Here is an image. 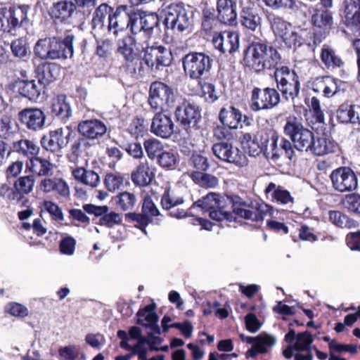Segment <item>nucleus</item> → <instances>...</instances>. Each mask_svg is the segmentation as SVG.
Wrapping results in <instances>:
<instances>
[{"label": "nucleus", "instance_id": "f257e3e1", "mask_svg": "<svg viewBox=\"0 0 360 360\" xmlns=\"http://www.w3.org/2000/svg\"><path fill=\"white\" fill-rule=\"evenodd\" d=\"M283 133L292 142L294 148L300 152L322 156L334 153L337 148L334 141L324 136H316L295 116L287 118Z\"/></svg>", "mask_w": 360, "mask_h": 360}, {"label": "nucleus", "instance_id": "f03ea898", "mask_svg": "<svg viewBox=\"0 0 360 360\" xmlns=\"http://www.w3.org/2000/svg\"><path fill=\"white\" fill-rule=\"evenodd\" d=\"M282 57L278 49L266 41H253L243 51V65L245 70L259 75L279 68Z\"/></svg>", "mask_w": 360, "mask_h": 360}, {"label": "nucleus", "instance_id": "7ed1b4c3", "mask_svg": "<svg viewBox=\"0 0 360 360\" xmlns=\"http://www.w3.org/2000/svg\"><path fill=\"white\" fill-rule=\"evenodd\" d=\"M230 195H219L210 192L205 196L194 202L188 210H177L170 212L169 215L177 219L193 216L191 210L199 207L204 212H209V217L217 221H224V217L229 216L226 209L229 208Z\"/></svg>", "mask_w": 360, "mask_h": 360}, {"label": "nucleus", "instance_id": "20e7f679", "mask_svg": "<svg viewBox=\"0 0 360 360\" xmlns=\"http://www.w3.org/2000/svg\"><path fill=\"white\" fill-rule=\"evenodd\" d=\"M229 208L226 209L229 216L224 217L227 221H235L237 217L252 221H262L269 213L271 214V207L265 203L257 202L250 205L238 195H231Z\"/></svg>", "mask_w": 360, "mask_h": 360}, {"label": "nucleus", "instance_id": "39448f33", "mask_svg": "<svg viewBox=\"0 0 360 360\" xmlns=\"http://www.w3.org/2000/svg\"><path fill=\"white\" fill-rule=\"evenodd\" d=\"M174 117L185 139H191L201 128V109L190 101L184 99L176 106Z\"/></svg>", "mask_w": 360, "mask_h": 360}, {"label": "nucleus", "instance_id": "423d86ee", "mask_svg": "<svg viewBox=\"0 0 360 360\" xmlns=\"http://www.w3.org/2000/svg\"><path fill=\"white\" fill-rule=\"evenodd\" d=\"M274 77L276 84V90H278L285 101L294 102L300 98V77L294 69L287 65H281L274 71Z\"/></svg>", "mask_w": 360, "mask_h": 360}, {"label": "nucleus", "instance_id": "0eeeda50", "mask_svg": "<svg viewBox=\"0 0 360 360\" xmlns=\"http://www.w3.org/2000/svg\"><path fill=\"white\" fill-rule=\"evenodd\" d=\"M331 7L326 6L320 2L309 8L310 23L314 30L312 41L315 46L326 38L333 27V13L329 11Z\"/></svg>", "mask_w": 360, "mask_h": 360}, {"label": "nucleus", "instance_id": "6e6552de", "mask_svg": "<svg viewBox=\"0 0 360 360\" xmlns=\"http://www.w3.org/2000/svg\"><path fill=\"white\" fill-rule=\"evenodd\" d=\"M183 69L191 79H205L210 75L213 60L204 52L190 51L181 59Z\"/></svg>", "mask_w": 360, "mask_h": 360}, {"label": "nucleus", "instance_id": "1a4fd4ad", "mask_svg": "<svg viewBox=\"0 0 360 360\" xmlns=\"http://www.w3.org/2000/svg\"><path fill=\"white\" fill-rule=\"evenodd\" d=\"M281 101V94L276 88L253 86L250 92L248 105L252 112H259L276 108Z\"/></svg>", "mask_w": 360, "mask_h": 360}, {"label": "nucleus", "instance_id": "9d476101", "mask_svg": "<svg viewBox=\"0 0 360 360\" xmlns=\"http://www.w3.org/2000/svg\"><path fill=\"white\" fill-rule=\"evenodd\" d=\"M148 103L155 110L168 111L176 105L174 89L167 84L155 81L149 88Z\"/></svg>", "mask_w": 360, "mask_h": 360}, {"label": "nucleus", "instance_id": "9b49d317", "mask_svg": "<svg viewBox=\"0 0 360 360\" xmlns=\"http://www.w3.org/2000/svg\"><path fill=\"white\" fill-rule=\"evenodd\" d=\"M141 51L144 52L143 60L151 70H160L171 65L173 57L169 49L162 45L149 46L148 41H144L140 44Z\"/></svg>", "mask_w": 360, "mask_h": 360}, {"label": "nucleus", "instance_id": "f8f14e48", "mask_svg": "<svg viewBox=\"0 0 360 360\" xmlns=\"http://www.w3.org/2000/svg\"><path fill=\"white\" fill-rule=\"evenodd\" d=\"M35 177L33 175H27L19 177L13 184L11 188L4 185L1 189L6 188L8 192L7 198L16 203L21 202V206H27L30 200L25 195L30 193L34 188Z\"/></svg>", "mask_w": 360, "mask_h": 360}, {"label": "nucleus", "instance_id": "ddd939ff", "mask_svg": "<svg viewBox=\"0 0 360 360\" xmlns=\"http://www.w3.org/2000/svg\"><path fill=\"white\" fill-rule=\"evenodd\" d=\"M269 134L263 131L241 132L240 142L250 156L256 157L267 151Z\"/></svg>", "mask_w": 360, "mask_h": 360}, {"label": "nucleus", "instance_id": "4468645a", "mask_svg": "<svg viewBox=\"0 0 360 360\" xmlns=\"http://www.w3.org/2000/svg\"><path fill=\"white\" fill-rule=\"evenodd\" d=\"M213 154L221 161L234 165L238 167L248 165L246 155L232 143L221 141L215 143L212 147Z\"/></svg>", "mask_w": 360, "mask_h": 360}, {"label": "nucleus", "instance_id": "2eb2a0df", "mask_svg": "<svg viewBox=\"0 0 360 360\" xmlns=\"http://www.w3.org/2000/svg\"><path fill=\"white\" fill-rule=\"evenodd\" d=\"M333 188L339 192L354 191L358 186V179L355 172L349 167H340L330 174Z\"/></svg>", "mask_w": 360, "mask_h": 360}, {"label": "nucleus", "instance_id": "dca6fc26", "mask_svg": "<svg viewBox=\"0 0 360 360\" xmlns=\"http://www.w3.org/2000/svg\"><path fill=\"white\" fill-rule=\"evenodd\" d=\"M17 118L21 125L32 132L42 130L46 125L45 112L41 108L36 107L22 109L18 112Z\"/></svg>", "mask_w": 360, "mask_h": 360}, {"label": "nucleus", "instance_id": "f3484780", "mask_svg": "<svg viewBox=\"0 0 360 360\" xmlns=\"http://www.w3.org/2000/svg\"><path fill=\"white\" fill-rule=\"evenodd\" d=\"M165 29L175 32H183L188 28L189 18L185 8L179 4H171L166 11L163 21Z\"/></svg>", "mask_w": 360, "mask_h": 360}, {"label": "nucleus", "instance_id": "a211bd4d", "mask_svg": "<svg viewBox=\"0 0 360 360\" xmlns=\"http://www.w3.org/2000/svg\"><path fill=\"white\" fill-rule=\"evenodd\" d=\"M84 210L89 214H93L100 217L97 224L108 228H112L116 225L122 224V216L115 212H109V207L107 205H95L93 204H85L83 205Z\"/></svg>", "mask_w": 360, "mask_h": 360}, {"label": "nucleus", "instance_id": "6ab92c4d", "mask_svg": "<svg viewBox=\"0 0 360 360\" xmlns=\"http://www.w3.org/2000/svg\"><path fill=\"white\" fill-rule=\"evenodd\" d=\"M340 16L346 27L354 32L360 30V4L356 0H344Z\"/></svg>", "mask_w": 360, "mask_h": 360}, {"label": "nucleus", "instance_id": "aec40b11", "mask_svg": "<svg viewBox=\"0 0 360 360\" xmlns=\"http://www.w3.org/2000/svg\"><path fill=\"white\" fill-rule=\"evenodd\" d=\"M212 43L221 53H233L239 48V34L237 32L225 30L214 32Z\"/></svg>", "mask_w": 360, "mask_h": 360}, {"label": "nucleus", "instance_id": "412c9836", "mask_svg": "<svg viewBox=\"0 0 360 360\" xmlns=\"http://www.w3.org/2000/svg\"><path fill=\"white\" fill-rule=\"evenodd\" d=\"M75 135V133L70 129L68 134L64 136L63 129L58 128L56 130L50 131L48 135L43 136L40 143L44 149L55 153L65 148Z\"/></svg>", "mask_w": 360, "mask_h": 360}, {"label": "nucleus", "instance_id": "4be33fe9", "mask_svg": "<svg viewBox=\"0 0 360 360\" xmlns=\"http://www.w3.org/2000/svg\"><path fill=\"white\" fill-rule=\"evenodd\" d=\"M133 9L127 6H119L115 10L112 8L111 14L109 15L107 30L112 32L115 36L119 32L124 31L129 28V20L131 18Z\"/></svg>", "mask_w": 360, "mask_h": 360}, {"label": "nucleus", "instance_id": "5701e85b", "mask_svg": "<svg viewBox=\"0 0 360 360\" xmlns=\"http://www.w3.org/2000/svg\"><path fill=\"white\" fill-rule=\"evenodd\" d=\"M30 10L31 6L28 4H13L7 8L13 32L30 26L31 22L28 13Z\"/></svg>", "mask_w": 360, "mask_h": 360}, {"label": "nucleus", "instance_id": "b1692460", "mask_svg": "<svg viewBox=\"0 0 360 360\" xmlns=\"http://www.w3.org/2000/svg\"><path fill=\"white\" fill-rule=\"evenodd\" d=\"M79 13L71 0H60L53 4L49 15L55 23H70L75 13Z\"/></svg>", "mask_w": 360, "mask_h": 360}, {"label": "nucleus", "instance_id": "393cba45", "mask_svg": "<svg viewBox=\"0 0 360 360\" xmlns=\"http://www.w3.org/2000/svg\"><path fill=\"white\" fill-rule=\"evenodd\" d=\"M81 136L86 137L91 142L101 139L107 132V127L100 120L91 119L80 122L77 127Z\"/></svg>", "mask_w": 360, "mask_h": 360}, {"label": "nucleus", "instance_id": "a878e982", "mask_svg": "<svg viewBox=\"0 0 360 360\" xmlns=\"http://www.w3.org/2000/svg\"><path fill=\"white\" fill-rule=\"evenodd\" d=\"M140 44H138L134 37L130 34H127L117 41V51L122 56L127 65L139 59V52L141 51Z\"/></svg>", "mask_w": 360, "mask_h": 360}, {"label": "nucleus", "instance_id": "bb28decb", "mask_svg": "<svg viewBox=\"0 0 360 360\" xmlns=\"http://www.w3.org/2000/svg\"><path fill=\"white\" fill-rule=\"evenodd\" d=\"M216 11L221 24L233 26L237 22V4L234 0H217Z\"/></svg>", "mask_w": 360, "mask_h": 360}, {"label": "nucleus", "instance_id": "cd10ccee", "mask_svg": "<svg viewBox=\"0 0 360 360\" xmlns=\"http://www.w3.org/2000/svg\"><path fill=\"white\" fill-rule=\"evenodd\" d=\"M174 122L163 111L156 112L152 120L150 131L162 139L169 138L174 132Z\"/></svg>", "mask_w": 360, "mask_h": 360}, {"label": "nucleus", "instance_id": "c85d7f7f", "mask_svg": "<svg viewBox=\"0 0 360 360\" xmlns=\"http://www.w3.org/2000/svg\"><path fill=\"white\" fill-rule=\"evenodd\" d=\"M13 87L17 89L18 93L22 97L32 101H36L41 95L42 84L38 79H20L19 78L13 83Z\"/></svg>", "mask_w": 360, "mask_h": 360}, {"label": "nucleus", "instance_id": "c756f323", "mask_svg": "<svg viewBox=\"0 0 360 360\" xmlns=\"http://www.w3.org/2000/svg\"><path fill=\"white\" fill-rule=\"evenodd\" d=\"M156 307V304L152 301L150 304L139 309L136 314V323L150 328L154 333L160 334V328L158 325V316L155 312Z\"/></svg>", "mask_w": 360, "mask_h": 360}, {"label": "nucleus", "instance_id": "7c9ffc66", "mask_svg": "<svg viewBox=\"0 0 360 360\" xmlns=\"http://www.w3.org/2000/svg\"><path fill=\"white\" fill-rule=\"evenodd\" d=\"M55 167L50 159L39 157L38 155L26 161V169L34 176H51Z\"/></svg>", "mask_w": 360, "mask_h": 360}, {"label": "nucleus", "instance_id": "2f4dec72", "mask_svg": "<svg viewBox=\"0 0 360 360\" xmlns=\"http://www.w3.org/2000/svg\"><path fill=\"white\" fill-rule=\"evenodd\" d=\"M74 34L67 33L63 38L55 36L54 39V60L71 58L74 54Z\"/></svg>", "mask_w": 360, "mask_h": 360}, {"label": "nucleus", "instance_id": "473e14b6", "mask_svg": "<svg viewBox=\"0 0 360 360\" xmlns=\"http://www.w3.org/2000/svg\"><path fill=\"white\" fill-rule=\"evenodd\" d=\"M320 59L324 67L329 70L342 68L345 65L340 53L332 46L323 44L320 52Z\"/></svg>", "mask_w": 360, "mask_h": 360}, {"label": "nucleus", "instance_id": "72a5a7b5", "mask_svg": "<svg viewBox=\"0 0 360 360\" xmlns=\"http://www.w3.org/2000/svg\"><path fill=\"white\" fill-rule=\"evenodd\" d=\"M40 191L45 193H54L62 197H68L70 195L69 186L67 182L59 177H45L39 184Z\"/></svg>", "mask_w": 360, "mask_h": 360}, {"label": "nucleus", "instance_id": "f704fd0d", "mask_svg": "<svg viewBox=\"0 0 360 360\" xmlns=\"http://www.w3.org/2000/svg\"><path fill=\"white\" fill-rule=\"evenodd\" d=\"M11 153H15L21 157L26 158L27 160L33 158L39 153L40 148L33 140L20 139L15 141L9 147Z\"/></svg>", "mask_w": 360, "mask_h": 360}, {"label": "nucleus", "instance_id": "c9c22d12", "mask_svg": "<svg viewBox=\"0 0 360 360\" xmlns=\"http://www.w3.org/2000/svg\"><path fill=\"white\" fill-rule=\"evenodd\" d=\"M51 113L62 120H68L72 115L70 104L64 94H57L51 101Z\"/></svg>", "mask_w": 360, "mask_h": 360}, {"label": "nucleus", "instance_id": "e433bc0d", "mask_svg": "<svg viewBox=\"0 0 360 360\" xmlns=\"http://www.w3.org/2000/svg\"><path fill=\"white\" fill-rule=\"evenodd\" d=\"M242 119L241 111L233 105L222 108L219 113L220 122L223 125L227 126L229 129H237L239 126L242 127Z\"/></svg>", "mask_w": 360, "mask_h": 360}, {"label": "nucleus", "instance_id": "4c0bfd02", "mask_svg": "<svg viewBox=\"0 0 360 360\" xmlns=\"http://www.w3.org/2000/svg\"><path fill=\"white\" fill-rule=\"evenodd\" d=\"M60 72V65L55 63L44 62L37 68L38 79L44 86L56 81Z\"/></svg>", "mask_w": 360, "mask_h": 360}, {"label": "nucleus", "instance_id": "58836bf2", "mask_svg": "<svg viewBox=\"0 0 360 360\" xmlns=\"http://www.w3.org/2000/svg\"><path fill=\"white\" fill-rule=\"evenodd\" d=\"M112 11V7L110 6L106 3H102L97 6L92 15V19L90 22L92 32L96 33L103 32L105 31V20L108 17L109 19V15Z\"/></svg>", "mask_w": 360, "mask_h": 360}, {"label": "nucleus", "instance_id": "ea45409f", "mask_svg": "<svg viewBox=\"0 0 360 360\" xmlns=\"http://www.w3.org/2000/svg\"><path fill=\"white\" fill-rule=\"evenodd\" d=\"M54 37L39 39L34 46L35 57L43 60H54Z\"/></svg>", "mask_w": 360, "mask_h": 360}, {"label": "nucleus", "instance_id": "a19ab883", "mask_svg": "<svg viewBox=\"0 0 360 360\" xmlns=\"http://www.w3.org/2000/svg\"><path fill=\"white\" fill-rule=\"evenodd\" d=\"M154 178V174L150 172L147 160L140 162L131 173L133 183L139 186L149 185Z\"/></svg>", "mask_w": 360, "mask_h": 360}, {"label": "nucleus", "instance_id": "79ce46f5", "mask_svg": "<svg viewBox=\"0 0 360 360\" xmlns=\"http://www.w3.org/2000/svg\"><path fill=\"white\" fill-rule=\"evenodd\" d=\"M200 20L201 30L207 34L214 32L220 23L215 8L207 5L202 10Z\"/></svg>", "mask_w": 360, "mask_h": 360}, {"label": "nucleus", "instance_id": "37998d69", "mask_svg": "<svg viewBox=\"0 0 360 360\" xmlns=\"http://www.w3.org/2000/svg\"><path fill=\"white\" fill-rule=\"evenodd\" d=\"M72 175L78 183L91 188L96 187L100 182V177L96 172L86 169L82 167L73 169Z\"/></svg>", "mask_w": 360, "mask_h": 360}, {"label": "nucleus", "instance_id": "c03bdc74", "mask_svg": "<svg viewBox=\"0 0 360 360\" xmlns=\"http://www.w3.org/2000/svg\"><path fill=\"white\" fill-rule=\"evenodd\" d=\"M262 19L253 6H244L240 11V22L245 28L255 31L260 26Z\"/></svg>", "mask_w": 360, "mask_h": 360}, {"label": "nucleus", "instance_id": "a18cd8bd", "mask_svg": "<svg viewBox=\"0 0 360 360\" xmlns=\"http://www.w3.org/2000/svg\"><path fill=\"white\" fill-rule=\"evenodd\" d=\"M70 146V155L75 159L77 160L82 155H89L90 153L91 148L96 145V143H92L84 136L76 137V134L73 136Z\"/></svg>", "mask_w": 360, "mask_h": 360}, {"label": "nucleus", "instance_id": "49530a36", "mask_svg": "<svg viewBox=\"0 0 360 360\" xmlns=\"http://www.w3.org/2000/svg\"><path fill=\"white\" fill-rule=\"evenodd\" d=\"M328 220L335 226L340 229H352L357 226L356 221L339 210H330Z\"/></svg>", "mask_w": 360, "mask_h": 360}, {"label": "nucleus", "instance_id": "de8ad7c7", "mask_svg": "<svg viewBox=\"0 0 360 360\" xmlns=\"http://www.w3.org/2000/svg\"><path fill=\"white\" fill-rule=\"evenodd\" d=\"M356 104L345 102L336 110V119L340 124H354Z\"/></svg>", "mask_w": 360, "mask_h": 360}, {"label": "nucleus", "instance_id": "09e8293b", "mask_svg": "<svg viewBox=\"0 0 360 360\" xmlns=\"http://www.w3.org/2000/svg\"><path fill=\"white\" fill-rule=\"evenodd\" d=\"M142 20L143 32L146 37L145 41H148L153 34L154 30L159 29L160 18L156 13L143 11Z\"/></svg>", "mask_w": 360, "mask_h": 360}, {"label": "nucleus", "instance_id": "8fccbe9b", "mask_svg": "<svg viewBox=\"0 0 360 360\" xmlns=\"http://www.w3.org/2000/svg\"><path fill=\"white\" fill-rule=\"evenodd\" d=\"M188 165L192 168L191 174L206 172L210 168L208 159L199 153H193L188 160Z\"/></svg>", "mask_w": 360, "mask_h": 360}, {"label": "nucleus", "instance_id": "3c124183", "mask_svg": "<svg viewBox=\"0 0 360 360\" xmlns=\"http://www.w3.org/2000/svg\"><path fill=\"white\" fill-rule=\"evenodd\" d=\"M117 207L122 211L131 210L135 207L137 198L133 193L127 191L120 193L114 198Z\"/></svg>", "mask_w": 360, "mask_h": 360}, {"label": "nucleus", "instance_id": "603ef678", "mask_svg": "<svg viewBox=\"0 0 360 360\" xmlns=\"http://www.w3.org/2000/svg\"><path fill=\"white\" fill-rule=\"evenodd\" d=\"M143 146L148 158L151 160H155L165 150L164 144L155 138L148 139L144 141Z\"/></svg>", "mask_w": 360, "mask_h": 360}, {"label": "nucleus", "instance_id": "864d4df0", "mask_svg": "<svg viewBox=\"0 0 360 360\" xmlns=\"http://www.w3.org/2000/svg\"><path fill=\"white\" fill-rule=\"evenodd\" d=\"M11 50L14 57L24 58L30 55V49L27 39L19 37L11 43Z\"/></svg>", "mask_w": 360, "mask_h": 360}, {"label": "nucleus", "instance_id": "5fc2aeb1", "mask_svg": "<svg viewBox=\"0 0 360 360\" xmlns=\"http://www.w3.org/2000/svg\"><path fill=\"white\" fill-rule=\"evenodd\" d=\"M127 131L133 137L138 139L142 137L148 131V124L142 117L135 116L129 122Z\"/></svg>", "mask_w": 360, "mask_h": 360}, {"label": "nucleus", "instance_id": "6e6d98bb", "mask_svg": "<svg viewBox=\"0 0 360 360\" xmlns=\"http://www.w3.org/2000/svg\"><path fill=\"white\" fill-rule=\"evenodd\" d=\"M178 155L173 150H164L156 160L157 164L164 169L174 168L178 162Z\"/></svg>", "mask_w": 360, "mask_h": 360}, {"label": "nucleus", "instance_id": "4d7b16f0", "mask_svg": "<svg viewBox=\"0 0 360 360\" xmlns=\"http://www.w3.org/2000/svg\"><path fill=\"white\" fill-rule=\"evenodd\" d=\"M262 1L265 6L273 9L287 8L296 11L300 8L299 4L301 2H297L295 0H257Z\"/></svg>", "mask_w": 360, "mask_h": 360}, {"label": "nucleus", "instance_id": "13d9d810", "mask_svg": "<svg viewBox=\"0 0 360 360\" xmlns=\"http://www.w3.org/2000/svg\"><path fill=\"white\" fill-rule=\"evenodd\" d=\"M190 176L195 184L204 188H214L219 183V180L215 176L206 172L190 174Z\"/></svg>", "mask_w": 360, "mask_h": 360}, {"label": "nucleus", "instance_id": "bf43d9fd", "mask_svg": "<svg viewBox=\"0 0 360 360\" xmlns=\"http://www.w3.org/2000/svg\"><path fill=\"white\" fill-rule=\"evenodd\" d=\"M125 219L130 221L136 222L135 227L140 229L144 233H146V229L148 225L153 222V219L148 217L142 212L141 213L129 212L125 214Z\"/></svg>", "mask_w": 360, "mask_h": 360}, {"label": "nucleus", "instance_id": "052dcab7", "mask_svg": "<svg viewBox=\"0 0 360 360\" xmlns=\"http://www.w3.org/2000/svg\"><path fill=\"white\" fill-rule=\"evenodd\" d=\"M314 341V338L311 333L306 330L302 333H299L297 335V341L294 348L297 352H304L310 350V346Z\"/></svg>", "mask_w": 360, "mask_h": 360}, {"label": "nucleus", "instance_id": "680f3d73", "mask_svg": "<svg viewBox=\"0 0 360 360\" xmlns=\"http://www.w3.org/2000/svg\"><path fill=\"white\" fill-rule=\"evenodd\" d=\"M343 82L332 75H328L326 89L324 92V97L330 98L340 93Z\"/></svg>", "mask_w": 360, "mask_h": 360}, {"label": "nucleus", "instance_id": "e2e57ef3", "mask_svg": "<svg viewBox=\"0 0 360 360\" xmlns=\"http://www.w3.org/2000/svg\"><path fill=\"white\" fill-rule=\"evenodd\" d=\"M342 204L349 212L360 214V195L358 193H352L347 195Z\"/></svg>", "mask_w": 360, "mask_h": 360}, {"label": "nucleus", "instance_id": "0e129e2a", "mask_svg": "<svg viewBox=\"0 0 360 360\" xmlns=\"http://www.w3.org/2000/svg\"><path fill=\"white\" fill-rule=\"evenodd\" d=\"M43 209L49 213L51 219L62 221L64 220V215L62 209L55 202L51 200H44L42 202Z\"/></svg>", "mask_w": 360, "mask_h": 360}, {"label": "nucleus", "instance_id": "69168bd1", "mask_svg": "<svg viewBox=\"0 0 360 360\" xmlns=\"http://www.w3.org/2000/svg\"><path fill=\"white\" fill-rule=\"evenodd\" d=\"M197 82L207 101L214 102L218 98L215 86L212 83L206 81L205 79H200L197 80Z\"/></svg>", "mask_w": 360, "mask_h": 360}, {"label": "nucleus", "instance_id": "338daca9", "mask_svg": "<svg viewBox=\"0 0 360 360\" xmlns=\"http://www.w3.org/2000/svg\"><path fill=\"white\" fill-rule=\"evenodd\" d=\"M281 38L283 43L289 49H297L301 46L304 41V39L302 37V36L300 35L297 32L294 31L290 32H287Z\"/></svg>", "mask_w": 360, "mask_h": 360}, {"label": "nucleus", "instance_id": "774afa93", "mask_svg": "<svg viewBox=\"0 0 360 360\" xmlns=\"http://www.w3.org/2000/svg\"><path fill=\"white\" fill-rule=\"evenodd\" d=\"M14 134L11 117L5 115L0 117V138L8 139Z\"/></svg>", "mask_w": 360, "mask_h": 360}]
</instances>
